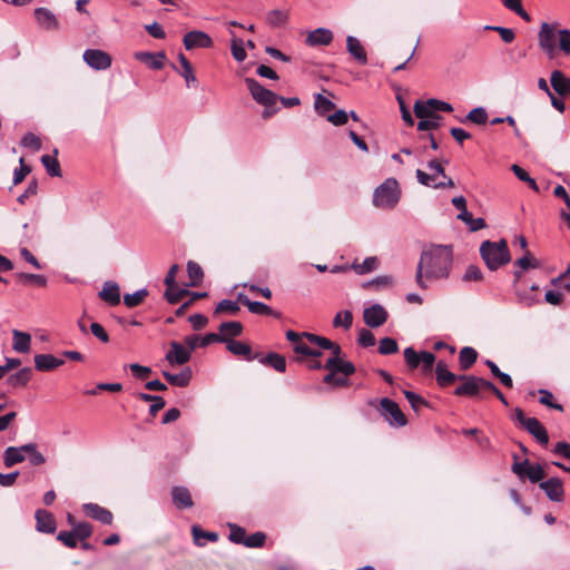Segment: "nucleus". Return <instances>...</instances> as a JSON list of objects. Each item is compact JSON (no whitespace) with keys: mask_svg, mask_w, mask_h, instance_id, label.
<instances>
[{"mask_svg":"<svg viewBox=\"0 0 570 570\" xmlns=\"http://www.w3.org/2000/svg\"><path fill=\"white\" fill-rule=\"evenodd\" d=\"M452 266V250L448 246H431L422 252L415 273L416 285L428 288L426 281L446 278Z\"/></svg>","mask_w":570,"mask_h":570,"instance_id":"1","label":"nucleus"},{"mask_svg":"<svg viewBox=\"0 0 570 570\" xmlns=\"http://www.w3.org/2000/svg\"><path fill=\"white\" fill-rule=\"evenodd\" d=\"M540 49L549 59L557 57L558 51L570 55V30L558 29L556 23L542 22L538 32Z\"/></svg>","mask_w":570,"mask_h":570,"instance_id":"2","label":"nucleus"},{"mask_svg":"<svg viewBox=\"0 0 570 570\" xmlns=\"http://www.w3.org/2000/svg\"><path fill=\"white\" fill-rule=\"evenodd\" d=\"M480 254L487 267L491 271H497L511 259L508 244L504 239L499 242H483L480 246Z\"/></svg>","mask_w":570,"mask_h":570,"instance_id":"3","label":"nucleus"},{"mask_svg":"<svg viewBox=\"0 0 570 570\" xmlns=\"http://www.w3.org/2000/svg\"><path fill=\"white\" fill-rule=\"evenodd\" d=\"M401 189L395 178H387L373 194V204L379 208H393L399 203Z\"/></svg>","mask_w":570,"mask_h":570,"instance_id":"4","label":"nucleus"},{"mask_svg":"<svg viewBox=\"0 0 570 570\" xmlns=\"http://www.w3.org/2000/svg\"><path fill=\"white\" fill-rule=\"evenodd\" d=\"M245 82L247 85V88L253 96V98L261 105L265 106V110L263 111V117L268 118L271 117L275 110L271 109L276 101L278 100V97L276 94L271 91L269 89H266L263 87L256 79L254 78H246Z\"/></svg>","mask_w":570,"mask_h":570,"instance_id":"5","label":"nucleus"},{"mask_svg":"<svg viewBox=\"0 0 570 570\" xmlns=\"http://www.w3.org/2000/svg\"><path fill=\"white\" fill-rule=\"evenodd\" d=\"M461 384L454 390L456 396L482 397L481 392L487 390L489 381L474 375H459Z\"/></svg>","mask_w":570,"mask_h":570,"instance_id":"6","label":"nucleus"},{"mask_svg":"<svg viewBox=\"0 0 570 570\" xmlns=\"http://www.w3.org/2000/svg\"><path fill=\"white\" fill-rule=\"evenodd\" d=\"M453 206L460 210L458 219L464 222L471 232H478L487 226L485 220L481 217L473 218L472 214L466 209V200L463 196H456L452 199Z\"/></svg>","mask_w":570,"mask_h":570,"instance_id":"7","label":"nucleus"},{"mask_svg":"<svg viewBox=\"0 0 570 570\" xmlns=\"http://www.w3.org/2000/svg\"><path fill=\"white\" fill-rule=\"evenodd\" d=\"M380 404L382 415L389 421L391 425L401 428L406 424V417L396 402L392 401L391 399L383 397Z\"/></svg>","mask_w":570,"mask_h":570,"instance_id":"8","label":"nucleus"},{"mask_svg":"<svg viewBox=\"0 0 570 570\" xmlns=\"http://www.w3.org/2000/svg\"><path fill=\"white\" fill-rule=\"evenodd\" d=\"M183 43L186 50L207 49L213 47V39L204 31L191 30L184 35Z\"/></svg>","mask_w":570,"mask_h":570,"instance_id":"9","label":"nucleus"},{"mask_svg":"<svg viewBox=\"0 0 570 570\" xmlns=\"http://www.w3.org/2000/svg\"><path fill=\"white\" fill-rule=\"evenodd\" d=\"M83 61L95 70H106L111 66V57L100 49H87L82 55Z\"/></svg>","mask_w":570,"mask_h":570,"instance_id":"10","label":"nucleus"},{"mask_svg":"<svg viewBox=\"0 0 570 570\" xmlns=\"http://www.w3.org/2000/svg\"><path fill=\"white\" fill-rule=\"evenodd\" d=\"M428 168L432 171L431 174H428L421 169H416L417 181L426 187L436 188L439 183L436 181V177H446L444 168L436 159L430 160L428 163Z\"/></svg>","mask_w":570,"mask_h":570,"instance_id":"11","label":"nucleus"},{"mask_svg":"<svg viewBox=\"0 0 570 570\" xmlns=\"http://www.w3.org/2000/svg\"><path fill=\"white\" fill-rule=\"evenodd\" d=\"M364 322L370 327H380L387 321V312L380 304H373L363 312Z\"/></svg>","mask_w":570,"mask_h":570,"instance_id":"12","label":"nucleus"},{"mask_svg":"<svg viewBox=\"0 0 570 570\" xmlns=\"http://www.w3.org/2000/svg\"><path fill=\"white\" fill-rule=\"evenodd\" d=\"M191 357L190 351L178 342L170 343V350L166 354V361L171 365H184Z\"/></svg>","mask_w":570,"mask_h":570,"instance_id":"13","label":"nucleus"},{"mask_svg":"<svg viewBox=\"0 0 570 570\" xmlns=\"http://www.w3.org/2000/svg\"><path fill=\"white\" fill-rule=\"evenodd\" d=\"M27 450H32L31 445L23 444L21 446H9L3 453V464L6 468L21 463L26 460Z\"/></svg>","mask_w":570,"mask_h":570,"instance_id":"14","label":"nucleus"},{"mask_svg":"<svg viewBox=\"0 0 570 570\" xmlns=\"http://www.w3.org/2000/svg\"><path fill=\"white\" fill-rule=\"evenodd\" d=\"M540 488L551 501L561 502L563 500V483L559 478H550L541 482Z\"/></svg>","mask_w":570,"mask_h":570,"instance_id":"15","label":"nucleus"},{"mask_svg":"<svg viewBox=\"0 0 570 570\" xmlns=\"http://www.w3.org/2000/svg\"><path fill=\"white\" fill-rule=\"evenodd\" d=\"M135 58L145 65H147L153 70H160L165 66L166 53L164 51L159 52H148V51H138L135 53Z\"/></svg>","mask_w":570,"mask_h":570,"instance_id":"16","label":"nucleus"},{"mask_svg":"<svg viewBox=\"0 0 570 570\" xmlns=\"http://www.w3.org/2000/svg\"><path fill=\"white\" fill-rule=\"evenodd\" d=\"M324 368L334 373H341L346 377L355 373V366L348 361H344L341 357L331 356L324 364Z\"/></svg>","mask_w":570,"mask_h":570,"instance_id":"17","label":"nucleus"},{"mask_svg":"<svg viewBox=\"0 0 570 570\" xmlns=\"http://www.w3.org/2000/svg\"><path fill=\"white\" fill-rule=\"evenodd\" d=\"M224 343H226V348L232 354L236 356H242L246 361H253L259 356V353L253 354L250 346L244 342L235 341L233 338H226Z\"/></svg>","mask_w":570,"mask_h":570,"instance_id":"18","label":"nucleus"},{"mask_svg":"<svg viewBox=\"0 0 570 570\" xmlns=\"http://www.w3.org/2000/svg\"><path fill=\"white\" fill-rule=\"evenodd\" d=\"M35 18L38 24L46 30H57L59 28L57 17L47 8H37L35 10Z\"/></svg>","mask_w":570,"mask_h":570,"instance_id":"19","label":"nucleus"},{"mask_svg":"<svg viewBox=\"0 0 570 570\" xmlns=\"http://www.w3.org/2000/svg\"><path fill=\"white\" fill-rule=\"evenodd\" d=\"M36 528L39 532L53 533L56 531V520L51 512L47 510L36 511Z\"/></svg>","mask_w":570,"mask_h":570,"instance_id":"20","label":"nucleus"},{"mask_svg":"<svg viewBox=\"0 0 570 570\" xmlns=\"http://www.w3.org/2000/svg\"><path fill=\"white\" fill-rule=\"evenodd\" d=\"M524 423L525 425L523 429L527 430L540 444L547 445L549 443L548 432L538 419L531 417Z\"/></svg>","mask_w":570,"mask_h":570,"instance_id":"21","label":"nucleus"},{"mask_svg":"<svg viewBox=\"0 0 570 570\" xmlns=\"http://www.w3.org/2000/svg\"><path fill=\"white\" fill-rule=\"evenodd\" d=\"M237 301L245 305L248 311L256 315H274L278 316L268 305L262 302L250 301L245 294L239 293L237 296Z\"/></svg>","mask_w":570,"mask_h":570,"instance_id":"22","label":"nucleus"},{"mask_svg":"<svg viewBox=\"0 0 570 570\" xmlns=\"http://www.w3.org/2000/svg\"><path fill=\"white\" fill-rule=\"evenodd\" d=\"M65 364L62 358H58L52 354H37L35 356V367L38 371H52Z\"/></svg>","mask_w":570,"mask_h":570,"instance_id":"23","label":"nucleus"},{"mask_svg":"<svg viewBox=\"0 0 570 570\" xmlns=\"http://www.w3.org/2000/svg\"><path fill=\"white\" fill-rule=\"evenodd\" d=\"M83 510L87 515L92 519L100 521L104 524H111L112 522V513L106 508L100 507L96 503H87L83 504Z\"/></svg>","mask_w":570,"mask_h":570,"instance_id":"24","label":"nucleus"},{"mask_svg":"<svg viewBox=\"0 0 570 570\" xmlns=\"http://www.w3.org/2000/svg\"><path fill=\"white\" fill-rule=\"evenodd\" d=\"M171 499L178 509H189L194 505L191 494L185 487H174L171 489Z\"/></svg>","mask_w":570,"mask_h":570,"instance_id":"25","label":"nucleus"},{"mask_svg":"<svg viewBox=\"0 0 570 570\" xmlns=\"http://www.w3.org/2000/svg\"><path fill=\"white\" fill-rule=\"evenodd\" d=\"M459 375H455L448 370V365L444 361H439L435 365V379L441 387H446L453 384L458 380Z\"/></svg>","mask_w":570,"mask_h":570,"instance_id":"26","label":"nucleus"},{"mask_svg":"<svg viewBox=\"0 0 570 570\" xmlns=\"http://www.w3.org/2000/svg\"><path fill=\"white\" fill-rule=\"evenodd\" d=\"M333 40V33L330 29L318 28L311 31L306 38L307 45L312 47L327 46Z\"/></svg>","mask_w":570,"mask_h":570,"instance_id":"27","label":"nucleus"},{"mask_svg":"<svg viewBox=\"0 0 570 570\" xmlns=\"http://www.w3.org/2000/svg\"><path fill=\"white\" fill-rule=\"evenodd\" d=\"M550 82L553 90L560 96H566L570 94V78L566 77L562 71H552Z\"/></svg>","mask_w":570,"mask_h":570,"instance_id":"28","label":"nucleus"},{"mask_svg":"<svg viewBox=\"0 0 570 570\" xmlns=\"http://www.w3.org/2000/svg\"><path fill=\"white\" fill-rule=\"evenodd\" d=\"M256 360H258L263 365L271 366L279 373H284L286 371V360L278 353L271 352L267 355L259 354Z\"/></svg>","mask_w":570,"mask_h":570,"instance_id":"29","label":"nucleus"},{"mask_svg":"<svg viewBox=\"0 0 570 570\" xmlns=\"http://www.w3.org/2000/svg\"><path fill=\"white\" fill-rule=\"evenodd\" d=\"M99 296L111 306L118 305L120 303L119 286L114 282H106Z\"/></svg>","mask_w":570,"mask_h":570,"instance_id":"30","label":"nucleus"},{"mask_svg":"<svg viewBox=\"0 0 570 570\" xmlns=\"http://www.w3.org/2000/svg\"><path fill=\"white\" fill-rule=\"evenodd\" d=\"M346 48L347 51L353 56V58L361 65L367 63L366 52L361 45L360 40L353 36H348L346 38Z\"/></svg>","mask_w":570,"mask_h":570,"instance_id":"31","label":"nucleus"},{"mask_svg":"<svg viewBox=\"0 0 570 570\" xmlns=\"http://www.w3.org/2000/svg\"><path fill=\"white\" fill-rule=\"evenodd\" d=\"M31 375L32 371L30 367H22L18 372L9 375L6 383L13 389L23 387L31 380Z\"/></svg>","mask_w":570,"mask_h":570,"instance_id":"32","label":"nucleus"},{"mask_svg":"<svg viewBox=\"0 0 570 570\" xmlns=\"http://www.w3.org/2000/svg\"><path fill=\"white\" fill-rule=\"evenodd\" d=\"M163 376L167 380L169 384L174 386L185 387L190 383L191 370L189 367H186L178 374H173L167 371H164Z\"/></svg>","mask_w":570,"mask_h":570,"instance_id":"33","label":"nucleus"},{"mask_svg":"<svg viewBox=\"0 0 570 570\" xmlns=\"http://www.w3.org/2000/svg\"><path fill=\"white\" fill-rule=\"evenodd\" d=\"M12 348L18 353H28L30 351L31 335L18 330L12 331Z\"/></svg>","mask_w":570,"mask_h":570,"instance_id":"34","label":"nucleus"},{"mask_svg":"<svg viewBox=\"0 0 570 570\" xmlns=\"http://www.w3.org/2000/svg\"><path fill=\"white\" fill-rule=\"evenodd\" d=\"M243 333V325L240 322L230 321L224 322L219 325V335L224 338H232L239 336Z\"/></svg>","mask_w":570,"mask_h":570,"instance_id":"35","label":"nucleus"},{"mask_svg":"<svg viewBox=\"0 0 570 570\" xmlns=\"http://www.w3.org/2000/svg\"><path fill=\"white\" fill-rule=\"evenodd\" d=\"M478 353L473 347L465 346L460 351L459 364L461 370H469L476 361Z\"/></svg>","mask_w":570,"mask_h":570,"instance_id":"36","label":"nucleus"},{"mask_svg":"<svg viewBox=\"0 0 570 570\" xmlns=\"http://www.w3.org/2000/svg\"><path fill=\"white\" fill-rule=\"evenodd\" d=\"M352 269L355 271L358 275H364L371 273L379 267V259L375 256L366 257L363 263L358 264L354 262L351 265Z\"/></svg>","mask_w":570,"mask_h":570,"instance_id":"37","label":"nucleus"},{"mask_svg":"<svg viewBox=\"0 0 570 570\" xmlns=\"http://www.w3.org/2000/svg\"><path fill=\"white\" fill-rule=\"evenodd\" d=\"M191 533L194 538V542L196 546L204 547L205 542L203 539H206L212 542H216L218 540L217 532L204 531L198 525H193Z\"/></svg>","mask_w":570,"mask_h":570,"instance_id":"38","label":"nucleus"},{"mask_svg":"<svg viewBox=\"0 0 570 570\" xmlns=\"http://www.w3.org/2000/svg\"><path fill=\"white\" fill-rule=\"evenodd\" d=\"M138 397L145 402H150L149 413L155 416L158 411L165 406V400L159 395L139 393Z\"/></svg>","mask_w":570,"mask_h":570,"instance_id":"39","label":"nucleus"},{"mask_svg":"<svg viewBox=\"0 0 570 570\" xmlns=\"http://www.w3.org/2000/svg\"><path fill=\"white\" fill-rule=\"evenodd\" d=\"M41 163L45 166L47 173L51 177H60L61 176V169L60 164L56 156L50 155H43L41 157Z\"/></svg>","mask_w":570,"mask_h":570,"instance_id":"40","label":"nucleus"},{"mask_svg":"<svg viewBox=\"0 0 570 570\" xmlns=\"http://www.w3.org/2000/svg\"><path fill=\"white\" fill-rule=\"evenodd\" d=\"M334 107L335 105L322 94L315 95L314 108L318 115L326 116Z\"/></svg>","mask_w":570,"mask_h":570,"instance_id":"41","label":"nucleus"},{"mask_svg":"<svg viewBox=\"0 0 570 570\" xmlns=\"http://www.w3.org/2000/svg\"><path fill=\"white\" fill-rule=\"evenodd\" d=\"M179 62L181 65L183 71L181 76L184 77L187 87L190 86V83L197 82L196 76L194 75L191 63L187 60L184 53H179L178 56Z\"/></svg>","mask_w":570,"mask_h":570,"instance_id":"42","label":"nucleus"},{"mask_svg":"<svg viewBox=\"0 0 570 570\" xmlns=\"http://www.w3.org/2000/svg\"><path fill=\"white\" fill-rule=\"evenodd\" d=\"M460 121H471L475 125H484L488 121V112L483 107H476L469 111L465 118Z\"/></svg>","mask_w":570,"mask_h":570,"instance_id":"43","label":"nucleus"},{"mask_svg":"<svg viewBox=\"0 0 570 570\" xmlns=\"http://www.w3.org/2000/svg\"><path fill=\"white\" fill-rule=\"evenodd\" d=\"M187 273H188V277L190 279V282H189L190 286L198 285L202 282L203 276H204L200 265L193 261H189L187 263Z\"/></svg>","mask_w":570,"mask_h":570,"instance_id":"44","label":"nucleus"},{"mask_svg":"<svg viewBox=\"0 0 570 570\" xmlns=\"http://www.w3.org/2000/svg\"><path fill=\"white\" fill-rule=\"evenodd\" d=\"M511 170L513 171V174L523 183L528 184V186L534 190V191H539V186L537 184V181L522 168L520 167L519 165H512L511 166Z\"/></svg>","mask_w":570,"mask_h":570,"instance_id":"45","label":"nucleus"},{"mask_svg":"<svg viewBox=\"0 0 570 570\" xmlns=\"http://www.w3.org/2000/svg\"><path fill=\"white\" fill-rule=\"evenodd\" d=\"M16 277L22 284L33 283L40 287H43L47 285V278L43 275L29 274V273H17Z\"/></svg>","mask_w":570,"mask_h":570,"instance_id":"46","label":"nucleus"},{"mask_svg":"<svg viewBox=\"0 0 570 570\" xmlns=\"http://www.w3.org/2000/svg\"><path fill=\"white\" fill-rule=\"evenodd\" d=\"M148 291L145 288L138 289L132 294H126L124 296V303L127 307L132 308L142 303L147 297Z\"/></svg>","mask_w":570,"mask_h":570,"instance_id":"47","label":"nucleus"},{"mask_svg":"<svg viewBox=\"0 0 570 570\" xmlns=\"http://www.w3.org/2000/svg\"><path fill=\"white\" fill-rule=\"evenodd\" d=\"M487 366L490 368L491 373L498 377L500 380V382L505 386V387H512L513 385V382H512V379L509 374L502 372L499 366L491 360H487L485 362Z\"/></svg>","mask_w":570,"mask_h":570,"instance_id":"48","label":"nucleus"},{"mask_svg":"<svg viewBox=\"0 0 570 570\" xmlns=\"http://www.w3.org/2000/svg\"><path fill=\"white\" fill-rule=\"evenodd\" d=\"M239 309L240 308H239V305L237 302H234L230 299H223L217 304V306L214 311V314L217 315V314L227 313L230 315H236L239 312Z\"/></svg>","mask_w":570,"mask_h":570,"instance_id":"49","label":"nucleus"},{"mask_svg":"<svg viewBox=\"0 0 570 570\" xmlns=\"http://www.w3.org/2000/svg\"><path fill=\"white\" fill-rule=\"evenodd\" d=\"M413 109L420 120L436 116V114L433 112L432 106L429 105V99L426 101L416 100Z\"/></svg>","mask_w":570,"mask_h":570,"instance_id":"50","label":"nucleus"},{"mask_svg":"<svg viewBox=\"0 0 570 570\" xmlns=\"http://www.w3.org/2000/svg\"><path fill=\"white\" fill-rule=\"evenodd\" d=\"M353 323V315L350 311L338 312L333 320L334 327H344L345 330L351 328Z\"/></svg>","mask_w":570,"mask_h":570,"instance_id":"51","label":"nucleus"},{"mask_svg":"<svg viewBox=\"0 0 570 570\" xmlns=\"http://www.w3.org/2000/svg\"><path fill=\"white\" fill-rule=\"evenodd\" d=\"M399 351V345L394 338L384 337L380 341L379 353L382 355L394 354Z\"/></svg>","mask_w":570,"mask_h":570,"instance_id":"52","label":"nucleus"},{"mask_svg":"<svg viewBox=\"0 0 570 570\" xmlns=\"http://www.w3.org/2000/svg\"><path fill=\"white\" fill-rule=\"evenodd\" d=\"M503 4L505 8L517 13L523 20L530 21L531 18L529 13L523 9L521 0H503Z\"/></svg>","mask_w":570,"mask_h":570,"instance_id":"53","label":"nucleus"},{"mask_svg":"<svg viewBox=\"0 0 570 570\" xmlns=\"http://www.w3.org/2000/svg\"><path fill=\"white\" fill-rule=\"evenodd\" d=\"M302 335L312 344L318 345L321 348L327 350L333 346V342L326 337L318 336L313 333L303 332Z\"/></svg>","mask_w":570,"mask_h":570,"instance_id":"54","label":"nucleus"},{"mask_svg":"<svg viewBox=\"0 0 570 570\" xmlns=\"http://www.w3.org/2000/svg\"><path fill=\"white\" fill-rule=\"evenodd\" d=\"M404 395L415 412H419L423 406L428 405V402L422 396L412 391H404Z\"/></svg>","mask_w":570,"mask_h":570,"instance_id":"55","label":"nucleus"},{"mask_svg":"<svg viewBox=\"0 0 570 570\" xmlns=\"http://www.w3.org/2000/svg\"><path fill=\"white\" fill-rule=\"evenodd\" d=\"M230 51L234 59L238 62H242L246 59L247 55L244 49V41L242 39H233L230 45Z\"/></svg>","mask_w":570,"mask_h":570,"instance_id":"56","label":"nucleus"},{"mask_svg":"<svg viewBox=\"0 0 570 570\" xmlns=\"http://www.w3.org/2000/svg\"><path fill=\"white\" fill-rule=\"evenodd\" d=\"M539 402L546 406H549L551 409L563 411V407L559 403L553 402V394L549 392L548 390L541 389L539 390Z\"/></svg>","mask_w":570,"mask_h":570,"instance_id":"57","label":"nucleus"},{"mask_svg":"<svg viewBox=\"0 0 570 570\" xmlns=\"http://www.w3.org/2000/svg\"><path fill=\"white\" fill-rule=\"evenodd\" d=\"M287 20V14L278 9L272 10L267 13L266 21L273 27H279Z\"/></svg>","mask_w":570,"mask_h":570,"instance_id":"58","label":"nucleus"},{"mask_svg":"<svg viewBox=\"0 0 570 570\" xmlns=\"http://www.w3.org/2000/svg\"><path fill=\"white\" fill-rule=\"evenodd\" d=\"M442 117L436 115L431 118H424L417 122V130L425 131L436 129L441 125Z\"/></svg>","mask_w":570,"mask_h":570,"instance_id":"59","label":"nucleus"},{"mask_svg":"<svg viewBox=\"0 0 570 570\" xmlns=\"http://www.w3.org/2000/svg\"><path fill=\"white\" fill-rule=\"evenodd\" d=\"M72 531L76 534L77 539L86 540L91 535L92 527L88 522H79L77 524H73Z\"/></svg>","mask_w":570,"mask_h":570,"instance_id":"60","label":"nucleus"},{"mask_svg":"<svg viewBox=\"0 0 570 570\" xmlns=\"http://www.w3.org/2000/svg\"><path fill=\"white\" fill-rule=\"evenodd\" d=\"M525 475L532 483H537L544 478V471L540 464H530L527 468Z\"/></svg>","mask_w":570,"mask_h":570,"instance_id":"61","label":"nucleus"},{"mask_svg":"<svg viewBox=\"0 0 570 570\" xmlns=\"http://www.w3.org/2000/svg\"><path fill=\"white\" fill-rule=\"evenodd\" d=\"M229 540L234 543H242L245 546V541L247 538L245 529L236 524H229Z\"/></svg>","mask_w":570,"mask_h":570,"instance_id":"62","label":"nucleus"},{"mask_svg":"<svg viewBox=\"0 0 570 570\" xmlns=\"http://www.w3.org/2000/svg\"><path fill=\"white\" fill-rule=\"evenodd\" d=\"M21 145L26 148H31L35 151L40 150L42 146L40 138L32 132H27L26 135H23L21 139Z\"/></svg>","mask_w":570,"mask_h":570,"instance_id":"63","label":"nucleus"},{"mask_svg":"<svg viewBox=\"0 0 570 570\" xmlns=\"http://www.w3.org/2000/svg\"><path fill=\"white\" fill-rule=\"evenodd\" d=\"M406 365L414 370L420 365V354L413 347H406L403 352Z\"/></svg>","mask_w":570,"mask_h":570,"instance_id":"64","label":"nucleus"}]
</instances>
